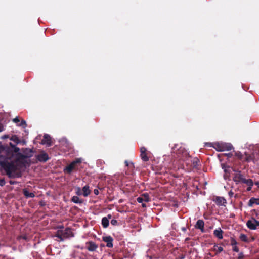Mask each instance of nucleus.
Instances as JSON below:
<instances>
[{"label":"nucleus","mask_w":259,"mask_h":259,"mask_svg":"<svg viewBox=\"0 0 259 259\" xmlns=\"http://www.w3.org/2000/svg\"><path fill=\"white\" fill-rule=\"evenodd\" d=\"M31 155H24V157L19 160L15 159L14 158H8L0 156V166L2 170H4L6 175L9 178H18L22 176L21 171L18 170L17 163L22 162L25 159L30 157Z\"/></svg>","instance_id":"f257e3e1"},{"label":"nucleus","mask_w":259,"mask_h":259,"mask_svg":"<svg viewBox=\"0 0 259 259\" xmlns=\"http://www.w3.org/2000/svg\"><path fill=\"white\" fill-rule=\"evenodd\" d=\"M19 148L16 146L15 145L10 143L9 146L7 145H3L0 142V156L7 157L8 158H14L15 159L19 160L24 157V154L20 152Z\"/></svg>","instance_id":"f03ea898"},{"label":"nucleus","mask_w":259,"mask_h":259,"mask_svg":"<svg viewBox=\"0 0 259 259\" xmlns=\"http://www.w3.org/2000/svg\"><path fill=\"white\" fill-rule=\"evenodd\" d=\"M176 154V158L178 159L179 160L187 162L189 160L190 156L187 151L182 147L179 148L176 152H174Z\"/></svg>","instance_id":"7ed1b4c3"},{"label":"nucleus","mask_w":259,"mask_h":259,"mask_svg":"<svg viewBox=\"0 0 259 259\" xmlns=\"http://www.w3.org/2000/svg\"><path fill=\"white\" fill-rule=\"evenodd\" d=\"M80 163L81 160L79 159H76L64 168V172L66 174H70L74 171H77L78 169L77 164Z\"/></svg>","instance_id":"20e7f679"},{"label":"nucleus","mask_w":259,"mask_h":259,"mask_svg":"<svg viewBox=\"0 0 259 259\" xmlns=\"http://www.w3.org/2000/svg\"><path fill=\"white\" fill-rule=\"evenodd\" d=\"M233 170L235 172L233 174V181L236 184L239 183H243L245 180V178L241 171L239 170L233 169Z\"/></svg>","instance_id":"39448f33"},{"label":"nucleus","mask_w":259,"mask_h":259,"mask_svg":"<svg viewBox=\"0 0 259 259\" xmlns=\"http://www.w3.org/2000/svg\"><path fill=\"white\" fill-rule=\"evenodd\" d=\"M246 226L250 230H255L257 227L259 226V221L256 220L254 218H252L251 220L247 221Z\"/></svg>","instance_id":"423d86ee"},{"label":"nucleus","mask_w":259,"mask_h":259,"mask_svg":"<svg viewBox=\"0 0 259 259\" xmlns=\"http://www.w3.org/2000/svg\"><path fill=\"white\" fill-rule=\"evenodd\" d=\"M36 158L39 161L41 162H45L50 159L48 154L43 151L37 155Z\"/></svg>","instance_id":"0eeeda50"},{"label":"nucleus","mask_w":259,"mask_h":259,"mask_svg":"<svg viewBox=\"0 0 259 259\" xmlns=\"http://www.w3.org/2000/svg\"><path fill=\"white\" fill-rule=\"evenodd\" d=\"M98 247V245L92 241H88L85 243V248L89 251H95Z\"/></svg>","instance_id":"6e6552de"},{"label":"nucleus","mask_w":259,"mask_h":259,"mask_svg":"<svg viewBox=\"0 0 259 259\" xmlns=\"http://www.w3.org/2000/svg\"><path fill=\"white\" fill-rule=\"evenodd\" d=\"M148 153L146 148L144 147H142L140 148V157L143 161L147 162L149 161V158L148 156Z\"/></svg>","instance_id":"1a4fd4ad"},{"label":"nucleus","mask_w":259,"mask_h":259,"mask_svg":"<svg viewBox=\"0 0 259 259\" xmlns=\"http://www.w3.org/2000/svg\"><path fill=\"white\" fill-rule=\"evenodd\" d=\"M62 231V236L64 239L69 237H73V233L70 228H66L65 230H61Z\"/></svg>","instance_id":"9d476101"},{"label":"nucleus","mask_w":259,"mask_h":259,"mask_svg":"<svg viewBox=\"0 0 259 259\" xmlns=\"http://www.w3.org/2000/svg\"><path fill=\"white\" fill-rule=\"evenodd\" d=\"M41 144L43 145L46 144L48 147L51 146L52 141L51 137L48 134H45L41 140Z\"/></svg>","instance_id":"9b49d317"},{"label":"nucleus","mask_w":259,"mask_h":259,"mask_svg":"<svg viewBox=\"0 0 259 259\" xmlns=\"http://www.w3.org/2000/svg\"><path fill=\"white\" fill-rule=\"evenodd\" d=\"M13 121L15 123L17 126L22 127L23 128H25L27 126L26 121L23 119L20 121L18 117L14 118Z\"/></svg>","instance_id":"f8f14e48"},{"label":"nucleus","mask_w":259,"mask_h":259,"mask_svg":"<svg viewBox=\"0 0 259 259\" xmlns=\"http://www.w3.org/2000/svg\"><path fill=\"white\" fill-rule=\"evenodd\" d=\"M103 240L107 243V247L109 248H111L113 247V239L110 236L103 237Z\"/></svg>","instance_id":"ddd939ff"},{"label":"nucleus","mask_w":259,"mask_h":259,"mask_svg":"<svg viewBox=\"0 0 259 259\" xmlns=\"http://www.w3.org/2000/svg\"><path fill=\"white\" fill-rule=\"evenodd\" d=\"M204 222L202 220H198L195 225V228L200 230L202 232H204Z\"/></svg>","instance_id":"4468645a"},{"label":"nucleus","mask_w":259,"mask_h":259,"mask_svg":"<svg viewBox=\"0 0 259 259\" xmlns=\"http://www.w3.org/2000/svg\"><path fill=\"white\" fill-rule=\"evenodd\" d=\"M223 231L220 228H218L213 231V235L219 239H222Z\"/></svg>","instance_id":"2eb2a0df"},{"label":"nucleus","mask_w":259,"mask_h":259,"mask_svg":"<svg viewBox=\"0 0 259 259\" xmlns=\"http://www.w3.org/2000/svg\"><path fill=\"white\" fill-rule=\"evenodd\" d=\"M222 151H229L233 148V146L230 143H222Z\"/></svg>","instance_id":"dca6fc26"},{"label":"nucleus","mask_w":259,"mask_h":259,"mask_svg":"<svg viewBox=\"0 0 259 259\" xmlns=\"http://www.w3.org/2000/svg\"><path fill=\"white\" fill-rule=\"evenodd\" d=\"M215 203L218 206L224 205L226 203V200L224 198L218 196L216 197Z\"/></svg>","instance_id":"f3484780"},{"label":"nucleus","mask_w":259,"mask_h":259,"mask_svg":"<svg viewBox=\"0 0 259 259\" xmlns=\"http://www.w3.org/2000/svg\"><path fill=\"white\" fill-rule=\"evenodd\" d=\"M23 193L24 196L27 198H34L35 197L34 193L33 192H30L26 188L23 190Z\"/></svg>","instance_id":"a211bd4d"},{"label":"nucleus","mask_w":259,"mask_h":259,"mask_svg":"<svg viewBox=\"0 0 259 259\" xmlns=\"http://www.w3.org/2000/svg\"><path fill=\"white\" fill-rule=\"evenodd\" d=\"M259 205V198H251L248 202V205L250 207L252 206L253 204Z\"/></svg>","instance_id":"6ab92c4d"},{"label":"nucleus","mask_w":259,"mask_h":259,"mask_svg":"<svg viewBox=\"0 0 259 259\" xmlns=\"http://www.w3.org/2000/svg\"><path fill=\"white\" fill-rule=\"evenodd\" d=\"M101 224L104 228H107L109 225V221L106 217H103L102 219Z\"/></svg>","instance_id":"aec40b11"},{"label":"nucleus","mask_w":259,"mask_h":259,"mask_svg":"<svg viewBox=\"0 0 259 259\" xmlns=\"http://www.w3.org/2000/svg\"><path fill=\"white\" fill-rule=\"evenodd\" d=\"M83 195L87 197L91 193V191L88 185H85L82 188Z\"/></svg>","instance_id":"412c9836"},{"label":"nucleus","mask_w":259,"mask_h":259,"mask_svg":"<svg viewBox=\"0 0 259 259\" xmlns=\"http://www.w3.org/2000/svg\"><path fill=\"white\" fill-rule=\"evenodd\" d=\"M10 140L13 141L16 144H18L21 142V140H20L16 135H12L10 138Z\"/></svg>","instance_id":"4be33fe9"},{"label":"nucleus","mask_w":259,"mask_h":259,"mask_svg":"<svg viewBox=\"0 0 259 259\" xmlns=\"http://www.w3.org/2000/svg\"><path fill=\"white\" fill-rule=\"evenodd\" d=\"M212 144V147L216 149L218 151H222V143H214Z\"/></svg>","instance_id":"5701e85b"},{"label":"nucleus","mask_w":259,"mask_h":259,"mask_svg":"<svg viewBox=\"0 0 259 259\" xmlns=\"http://www.w3.org/2000/svg\"><path fill=\"white\" fill-rule=\"evenodd\" d=\"M55 237L58 238V239H59V240L60 241H64V238L62 236V231L61 230H58L56 233V234L55 235Z\"/></svg>","instance_id":"b1692460"},{"label":"nucleus","mask_w":259,"mask_h":259,"mask_svg":"<svg viewBox=\"0 0 259 259\" xmlns=\"http://www.w3.org/2000/svg\"><path fill=\"white\" fill-rule=\"evenodd\" d=\"M71 201L76 203V204H81L83 202L82 200H80L78 196H74L71 198Z\"/></svg>","instance_id":"393cba45"},{"label":"nucleus","mask_w":259,"mask_h":259,"mask_svg":"<svg viewBox=\"0 0 259 259\" xmlns=\"http://www.w3.org/2000/svg\"><path fill=\"white\" fill-rule=\"evenodd\" d=\"M154 168H155L156 174H161L165 172V168L163 169V167L159 166H156Z\"/></svg>","instance_id":"a878e982"},{"label":"nucleus","mask_w":259,"mask_h":259,"mask_svg":"<svg viewBox=\"0 0 259 259\" xmlns=\"http://www.w3.org/2000/svg\"><path fill=\"white\" fill-rule=\"evenodd\" d=\"M239 239L243 242L247 243L249 242L247 236L244 234H241L239 236Z\"/></svg>","instance_id":"bb28decb"},{"label":"nucleus","mask_w":259,"mask_h":259,"mask_svg":"<svg viewBox=\"0 0 259 259\" xmlns=\"http://www.w3.org/2000/svg\"><path fill=\"white\" fill-rule=\"evenodd\" d=\"M192 166L193 168H197L199 160L197 158H194L192 160Z\"/></svg>","instance_id":"cd10ccee"},{"label":"nucleus","mask_w":259,"mask_h":259,"mask_svg":"<svg viewBox=\"0 0 259 259\" xmlns=\"http://www.w3.org/2000/svg\"><path fill=\"white\" fill-rule=\"evenodd\" d=\"M243 184H245L247 185V186H253L254 183L252 179H245L244 181L243 182Z\"/></svg>","instance_id":"c85d7f7f"},{"label":"nucleus","mask_w":259,"mask_h":259,"mask_svg":"<svg viewBox=\"0 0 259 259\" xmlns=\"http://www.w3.org/2000/svg\"><path fill=\"white\" fill-rule=\"evenodd\" d=\"M224 171V178L225 180H227L229 179L230 175V170L228 169H225Z\"/></svg>","instance_id":"c756f323"},{"label":"nucleus","mask_w":259,"mask_h":259,"mask_svg":"<svg viewBox=\"0 0 259 259\" xmlns=\"http://www.w3.org/2000/svg\"><path fill=\"white\" fill-rule=\"evenodd\" d=\"M245 161L247 162H250L253 159V156L252 155L245 154Z\"/></svg>","instance_id":"7c9ffc66"},{"label":"nucleus","mask_w":259,"mask_h":259,"mask_svg":"<svg viewBox=\"0 0 259 259\" xmlns=\"http://www.w3.org/2000/svg\"><path fill=\"white\" fill-rule=\"evenodd\" d=\"M214 250L216 251L217 253H221L223 250V248L221 246H214Z\"/></svg>","instance_id":"2f4dec72"},{"label":"nucleus","mask_w":259,"mask_h":259,"mask_svg":"<svg viewBox=\"0 0 259 259\" xmlns=\"http://www.w3.org/2000/svg\"><path fill=\"white\" fill-rule=\"evenodd\" d=\"M233 152L235 153V155L239 159H242L243 158V155L241 154V153L240 151H233Z\"/></svg>","instance_id":"473e14b6"},{"label":"nucleus","mask_w":259,"mask_h":259,"mask_svg":"<svg viewBox=\"0 0 259 259\" xmlns=\"http://www.w3.org/2000/svg\"><path fill=\"white\" fill-rule=\"evenodd\" d=\"M124 163L125 164L126 166L130 167L133 168H135L134 163L133 162H128L127 160H125Z\"/></svg>","instance_id":"72a5a7b5"},{"label":"nucleus","mask_w":259,"mask_h":259,"mask_svg":"<svg viewBox=\"0 0 259 259\" xmlns=\"http://www.w3.org/2000/svg\"><path fill=\"white\" fill-rule=\"evenodd\" d=\"M143 198H144V201H145V202H148L149 201V195L147 193H145V194H144L143 195H142Z\"/></svg>","instance_id":"f704fd0d"},{"label":"nucleus","mask_w":259,"mask_h":259,"mask_svg":"<svg viewBox=\"0 0 259 259\" xmlns=\"http://www.w3.org/2000/svg\"><path fill=\"white\" fill-rule=\"evenodd\" d=\"M237 244V242L236 241V240L234 238H231V245L233 246H236V245Z\"/></svg>","instance_id":"c9c22d12"},{"label":"nucleus","mask_w":259,"mask_h":259,"mask_svg":"<svg viewBox=\"0 0 259 259\" xmlns=\"http://www.w3.org/2000/svg\"><path fill=\"white\" fill-rule=\"evenodd\" d=\"M111 224L113 226H118L119 225L118 221L115 219H112L111 221Z\"/></svg>","instance_id":"e433bc0d"},{"label":"nucleus","mask_w":259,"mask_h":259,"mask_svg":"<svg viewBox=\"0 0 259 259\" xmlns=\"http://www.w3.org/2000/svg\"><path fill=\"white\" fill-rule=\"evenodd\" d=\"M137 201L138 203H142L144 201V198L142 197H139L137 198Z\"/></svg>","instance_id":"4c0bfd02"},{"label":"nucleus","mask_w":259,"mask_h":259,"mask_svg":"<svg viewBox=\"0 0 259 259\" xmlns=\"http://www.w3.org/2000/svg\"><path fill=\"white\" fill-rule=\"evenodd\" d=\"M221 167L222 169H224V171H225V169H228V168H229V166L226 165L224 163L221 164Z\"/></svg>","instance_id":"58836bf2"},{"label":"nucleus","mask_w":259,"mask_h":259,"mask_svg":"<svg viewBox=\"0 0 259 259\" xmlns=\"http://www.w3.org/2000/svg\"><path fill=\"white\" fill-rule=\"evenodd\" d=\"M5 180L4 179V178H3V179H0V186H3L5 185Z\"/></svg>","instance_id":"ea45409f"},{"label":"nucleus","mask_w":259,"mask_h":259,"mask_svg":"<svg viewBox=\"0 0 259 259\" xmlns=\"http://www.w3.org/2000/svg\"><path fill=\"white\" fill-rule=\"evenodd\" d=\"M232 250L234 252H238L239 251V248L237 246H233Z\"/></svg>","instance_id":"a19ab883"},{"label":"nucleus","mask_w":259,"mask_h":259,"mask_svg":"<svg viewBox=\"0 0 259 259\" xmlns=\"http://www.w3.org/2000/svg\"><path fill=\"white\" fill-rule=\"evenodd\" d=\"M243 257H244L243 253L242 252H240L238 255V259H243Z\"/></svg>","instance_id":"79ce46f5"},{"label":"nucleus","mask_w":259,"mask_h":259,"mask_svg":"<svg viewBox=\"0 0 259 259\" xmlns=\"http://www.w3.org/2000/svg\"><path fill=\"white\" fill-rule=\"evenodd\" d=\"M76 194H77L78 195H80L81 194V190H80V188L78 187L77 188V191L76 192Z\"/></svg>","instance_id":"37998d69"},{"label":"nucleus","mask_w":259,"mask_h":259,"mask_svg":"<svg viewBox=\"0 0 259 259\" xmlns=\"http://www.w3.org/2000/svg\"><path fill=\"white\" fill-rule=\"evenodd\" d=\"M252 211L254 213L253 214H254L256 217L258 218L259 215L258 212L255 209L252 210Z\"/></svg>","instance_id":"c03bdc74"},{"label":"nucleus","mask_w":259,"mask_h":259,"mask_svg":"<svg viewBox=\"0 0 259 259\" xmlns=\"http://www.w3.org/2000/svg\"><path fill=\"white\" fill-rule=\"evenodd\" d=\"M226 156L228 157V158H231L233 156V154L232 153H226L225 154Z\"/></svg>","instance_id":"a18cd8bd"},{"label":"nucleus","mask_w":259,"mask_h":259,"mask_svg":"<svg viewBox=\"0 0 259 259\" xmlns=\"http://www.w3.org/2000/svg\"><path fill=\"white\" fill-rule=\"evenodd\" d=\"M9 183L11 185H15V184H16L17 183V182L16 181H15L10 180L9 181Z\"/></svg>","instance_id":"49530a36"},{"label":"nucleus","mask_w":259,"mask_h":259,"mask_svg":"<svg viewBox=\"0 0 259 259\" xmlns=\"http://www.w3.org/2000/svg\"><path fill=\"white\" fill-rule=\"evenodd\" d=\"M94 194H95V195H98V194H99V190H98V189H95L94 190Z\"/></svg>","instance_id":"de8ad7c7"},{"label":"nucleus","mask_w":259,"mask_h":259,"mask_svg":"<svg viewBox=\"0 0 259 259\" xmlns=\"http://www.w3.org/2000/svg\"><path fill=\"white\" fill-rule=\"evenodd\" d=\"M185 255L184 254H181L178 257V259H185Z\"/></svg>","instance_id":"09e8293b"},{"label":"nucleus","mask_w":259,"mask_h":259,"mask_svg":"<svg viewBox=\"0 0 259 259\" xmlns=\"http://www.w3.org/2000/svg\"><path fill=\"white\" fill-rule=\"evenodd\" d=\"M4 131V126L2 124L0 123V132Z\"/></svg>","instance_id":"8fccbe9b"},{"label":"nucleus","mask_w":259,"mask_h":259,"mask_svg":"<svg viewBox=\"0 0 259 259\" xmlns=\"http://www.w3.org/2000/svg\"><path fill=\"white\" fill-rule=\"evenodd\" d=\"M8 137H9V136H8V135H4V136H3L2 137V139H5L8 138Z\"/></svg>","instance_id":"3c124183"},{"label":"nucleus","mask_w":259,"mask_h":259,"mask_svg":"<svg viewBox=\"0 0 259 259\" xmlns=\"http://www.w3.org/2000/svg\"><path fill=\"white\" fill-rule=\"evenodd\" d=\"M252 186H248V187H247V188L246 190H247V191H251V189H252Z\"/></svg>","instance_id":"603ef678"},{"label":"nucleus","mask_w":259,"mask_h":259,"mask_svg":"<svg viewBox=\"0 0 259 259\" xmlns=\"http://www.w3.org/2000/svg\"><path fill=\"white\" fill-rule=\"evenodd\" d=\"M39 205L40 206H44L45 205V203L43 201H40V202H39Z\"/></svg>","instance_id":"864d4df0"},{"label":"nucleus","mask_w":259,"mask_h":259,"mask_svg":"<svg viewBox=\"0 0 259 259\" xmlns=\"http://www.w3.org/2000/svg\"><path fill=\"white\" fill-rule=\"evenodd\" d=\"M21 238L25 240L27 239V237L26 235L21 236Z\"/></svg>","instance_id":"5fc2aeb1"},{"label":"nucleus","mask_w":259,"mask_h":259,"mask_svg":"<svg viewBox=\"0 0 259 259\" xmlns=\"http://www.w3.org/2000/svg\"><path fill=\"white\" fill-rule=\"evenodd\" d=\"M181 230L184 232H185L186 231V228L185 227H182Z\"/></svg>","instance_id":"6e6d98bb"},{"label":"nucleus","mask_w":259,"mask_h":259,"mask_svg":"<svg viewBox=\"0 0 259 259\" xmlns=\"http://www.w3.org/2000/svg\"><path fill=\"white\" fill-rule=\"evenodd\" d=\"M111 217H112V215L111 214H108L107 217L106 218H107L109 220V219H110L111 218Z\"/></svg>","instance_id":"4d7b16f0"},{"label":"nucleus","mask_w":259,"mask_h":259,"mask_svg":"<svg viewBox=\"0 0 259 259\" xmlns=\"http://www.w3.org/2000/svg\"><path fill=\"white\" fill-rule=\"evenodd\" d=\"M254 184L256 186H259V181H257V182H255L254 183Z\"/></svg>","instance_id":"13d9d810"},{"label":"nucleus","mask_w":259,"mask_h":259,"mask_svg":"<svg viewBox=\"0 0 259 259\" xmlns=\"http://www.w3.org/2000/svg\"><path fill=\"white\" fill-rule=\"evenodd\" d=\"M58 228H60V229H63L64 227H63V226H59L58 227Z\"/></svg>","instance_id":"bf43d9fd"},{"label":"nucleus","mask_w":259,"mask_h":259,"mask_svg":"<svg viewBox=\"0 0 259 259\" xmlns=\"http://www.w3.org/2000/svg\"><path fill=\"white\" fill-rule=\"evenodd\" d=\"M20 143H22V145H25V142L24 141H21V142Z\"/></svg>","instance_id":"052dcab7"},{"label":"nucleus","mask_w":259,"mask_h":259,"mask_svg":"<svg viewBox=\"0 0 259 259\" xmlns=\"http://www.w3.org/2000/svg\"><path fill=\"white\" fill-rule=\"evenodd\" d=\"M142 207H146V204H144V203H142Z\"/></svg>","instance_id":"680f3d73"},{"label":"nucleus","mask_w":259,"mask_h":259,"mask_svg":"<svg viewBox=\"0 0 259 259\" xmlns=\"http://www.w3.org/2000/svg\"><path fill=\"white\" fill-rule=\"evenodd\" d=\"M233 194V192H229V195H230V196L232 195Z\"/></svg>","instance_id":"e2e57ef3"}]
</instances>
